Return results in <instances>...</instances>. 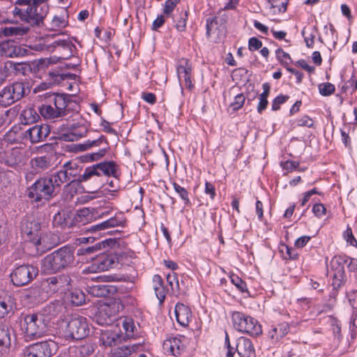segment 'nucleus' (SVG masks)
<instances>
[{
  "mask_svg": "<svg viewBox=\"0 0 357 357\" xmlns=\"http://www.w3.org/2000/svg\"><path fill=\"white\" fill-rule=\"evenodd\" d=\"M75 262V248L67 245L46 255L41 261V271L54 274L74 266Z\"/></svg>",
  "mask_w": 357,
  "mask_h": 357,
  "instance_id": "f257e3e1",
  "label": "nucleus"
},
{
  "mask_svg": "<svg viewBox=\"0 0 357 357\" xmlns=\"http://www.w3.org/2000/svg\"><path fill=\"white\" fill-rule=\"evenodd\" d=\"M58 194L50 175L39 178L27 188L28 197L33 199L36 202H40L43 199L50 201Z\"/></svg>",
  "mask_w": 357,
  "mask_h": 357,
  "instance_id": "f03ea898",
  "label": "nucleus"
},
{
  "mask_svg": "<svg viewBox=\"0 0 357 357\" xmlns=\"http://www.w3.org/2000/svg\"><path fill=\"white\" fill-rule=\"evenodd\" d=\"M346 264L350 271H357V260L347 255L335 256L331 261V268L333 271L332 285L335 290L340 289L347 280L344 271Z\"/></svg>",
  "mask_w": 357,
  "mask_h": 357,
  "instance_id": "7ed1b4c3",
  "label": "nucleus"
},
{
  "mask_svg": "<svg viewBox=\"0 0 357 357\" xmlns=\"http://www.w3.org/2000/svg\"><path fill=\"white\" fill-rule=\"evenodd\" d=\"M49 320L42 313L26 314L24 317L22 330L26 337L30 340L44 336L47 331Z\"/></svg>",
  "mask_w": 357,
  "mask_h": 357,
  "instance_id": "20e7f679",
  "label": "nucleus"
},
{
  "mask_svg": "<svg viewBox=\"0 0 357 357\" xmlns=\"http://www.w3.org/2000/svg\"><path fill=\"white\" fill-rule=\"evenodd\" d=\"M117 165L114 161H105L88 167L83 174L79 175L77 179L71 181L66 186L73 183L79 184L90 179L92 176H100L102 174L116 177Z\"/></svg>",
  "mask_w": 357,
  "mask_h": 357,
  "instance_id": "39448f33",
  "label": "nucleus"
},
{
  "mask_svg": "<svg viewBox=\"0 0 357 357\" xmlns=\"http://www.w3.org/2000/svg\"><path fill=\"white\" fill-rule=\"evenodd\" d=\"M234 327L240 332L257 337L262 333L260 324L255 318L241 312H234L231 316Z\"/></svg>",
  "mask_w": 357,
  "mask_h": 357,
  "instance_id": "423d86ee",
  "label": "nucleus"
},
{
  "mask_svg": "<svg viewBox=\"0 0 357 357\" xmlns=\"http://www.w3.org/2000/svg\"><path fill=\"white\" fill-rule=\"evenodd\" d=\"M109 248H102L94 255L91 264V271H105L115 266L116 264L122 263L123 255H117L109 251Z\"/></svg>",
  "mask_w": 357,
  "mask_h": 357,
  "instance_id": "0eeeda50",
  "label": "nucleus"
},
{
  "mask_svg": "<svg viewBox=\"0 0 357 357\" xmlns=\"http://www.w3.org/2000/svg\"><path fill=\"white\" fill-rule=\"evenodd\" d=\"M58 350V342L49 338L26 347L24 349V357H52Z\"/></svg>",
  "mask_w": 357,
  "mask_h": 357,
  "instance_id": "6e6552de",
  "label": "nucleus"
},
{
  "mask_svg": "<svg viewBox=\"0 0 357 357\" xmlns=\"http://www.w3.org/2000/svg\"><path fill=\"white\" fill-rule=\"evenodd\" d=\"M25 85L28 83L15 82L0 91V105L6 107L20 100L26 95Z\"/></svg>",
  "mask_w": 357,
  "mask_h": 357,
  "instance_id": "1a4fd4ad",
  "label": "nucleus"
},
{
  "mask_svg": "<svg viewBox=\"0 0 357 357\" xmlns=\"http://www.w3.org/2000/svg\"><path fill=\"white\" fill-rule=\"evenodd\" d=\"M90 329L86 317L73 315L68 321L66 329V335L73 340H82L87 337Z\"/></svg>",
  "mask_w": 357,
  "mask_h": 357,
  "instance_id": "9d476101",
  "label": "nucleus"
},
{
  "mask_svg": "<svg viewBox=\"0 0 357 357\" xmlns=\"http://www.w3.org/2000/svg\"><path fill=\"white\" fill-rule=\"evenodd\" d=\"M119 303L116 301L104 303L98 308L94 319L98 325H112L117 319Z\"/></svg>",
  "mask_w": 357,
  "mask_h": 357,
  "instance_id": "9b49d317",
  "label": "nucleus"
},
{
  "mask_svg": "<svg viewBox=\"0 0 357 357\" xmlns=\"http://www.w3.org/2000/svg\"><path fill=\"white\" fill-rule=\"evenodd\" d=\"M38 274L37 267L30 264H23L17 267L10 274L13 284L22 287L32 281Z\"/></svg>",
  "mask_w": 357,
  "mask_h": 357,
  "instance_id": "f8f14e48",
  "label": "nucleus"
},
{
  "mask_svg": "<svg viewBox=\"0 0 357 357\" xmlns=\"http://www.w3.org/2000/svg\"><path fill=\"white\" fill-rule=\"evenodd\" d=\"M21 232L26 236V239L36 245H40V236L39 232L41 224L39 220L33 217H24L20 225Z\"/></svg>",
  "mask_w": 357,
  "mask_h": 357,
  "instance_id": "ddd939ff",
  "label": "nucleus"
},
{
  "mask_svg": "<svg viewBox=\"0 0 357 357\" xmlns=\"http://www.w3.org/2000/svg\"><path fill=\"white\" fill-rule=\"evenodd\" d=\"M32 54L27 49L18 44L15 39L9 38L0 43V56L6 57H23Z\"/></svg>",
  "mask_w": 357,
  "mask_h": 357,
  "instance_id": "4468645a",
  "label": "nucleus"
},
{
  "mask_svg": "<svg viewBox=\"0 0 357 357\" xmlns=\"http://www.w3.org/2000/svg\"><path fill=\"white\" fill-rule=\"evenodd\" d=\"M116 245L119 247V243L116 238H107L102 240L98 243H96L93 245L87 246L86 248L82 247L77 250V255L78 256H84V259L86 261L89 260L93 261L94 259V255L97 254L98 252L101 251L102 248H113Z\"/></svg>",
  "mask_w": 357,
  "mask_h": 357,
  "instance_id": "2eb2a0df",
  "label": "nucleus"
},
{
  "mask_svg": "<svg viewBox=\"0 0 357 357\" xmlns=\"http://www.w3.org/2000/svg\"><path fill=\"white\" fill-rule=\"evenodd\" d=\"M44 96L45 98L48 100L50 102H54L56 114L60 117H64L69 115V110L73 109L69 106V105H68V98L73 96V95L59 93H46Z\"/></svg>",
  "mask_w": 357,
  "mask_h": 357,
  "instance_id": "dca6fc26",
  "label": "nucleus"
},
{
  "mask_svg": "<svg viewBox=\"0 0 357 357\" xmlns=\"http://www.w3.org/2000/svg\"><path fill=\"white\" fill-rule=\"evenodd\" d=\"M48 0H40L38 1L37 6H36V11L35 9H32L31 11V15H34L33 17H37L39 19V15H42V8H45V11L43 14V17L41 20L38 22V24H31V26H42L44 24V20L49 13V5L47 3ZM34 0H17L15 4L20 6H27V7H32V4L33 3Z\"/></svg>",
  "mask_w": 357,
  "mask_h": 357,
  "instance_id": "f3484780",
  "label": "nucleus"
},
{
  "mask_svg": "<svg viewBox=\"0 0 357 357\" xmlns=\"http://www.w3.org/2000/svg\"><path fill=\"white\" fill-rule=\"evenodd\" d=\"M185 337L184 336L171 337L164 341L162 348L169 354L179 356L185 350Z\"/></svg>",
  "mask_w": 357,
  "mask_h": 357,
  "instance_id": "a211bd4d",
  "label": "nucleus"
},
{
  "mask_svg": "<svg viewBox=\"0 0 357 357\" xmlns=\"http://www.w3.org/2000/svg\"><path fill=\"white\" fill-rule=\"evenodd\" d=\"M206 36H214L215 42L218 43L224 38L226 33V26L219 24L218 17H208L206 20Z\"/></svg>",
  "mask_w": 357,
  "mask_h": 357,
  "instance_id": "6ab92c4d",
  "label": "nucleus"
},
{
  "mask_svg": "<svg viewBox=\"0 0 357 357\" xmlns=\"http://www.w3.org/2000/svg\"><path fill=\"white\" fill-rule=\"evenodd\" d=\"M50 133V128L47 124L36 125L25 132V137H29L32 144L45 140Z\"/></svg>",
  "mask_w": 357,
  "mask_h": 357,
  "instance_id": "aec40b11",
  "label": "nucleus"
},
{
  "mask_svg": "<svg viewBox=\"0 0 357 357\" xmlns=\"http://www.w3.org/2000/svg\"><path fill=\"white\" fill-rule=\"evenodd\" d=\"M4 70H12L15 75H28L32 72L31 64L29 61L14 62L8 61L5 63Z\"/></svg>",
  "mask_w": 357,
  "mask_h": 357,
  "instance_id": "412c9836",
  "label": "nucleus"
},
{
  "mask_svg": "<svg viewBox=\"0 0 357 357\" xmlns=\"http://www.w3.org/2000/svg\"><path fill=\"white\" fill-rule=\"evenodd\" d=\"M236 350L241 357H255V351L251 340L245 337L237 340Z\"/></svg>",
  "mask_w": 357,
  "mask_h": 357,
  "instance_id": "4be33fe9",
  "label": "nucleus"
},
{
  "mask_svg": "<svg viewBox=\"0 0 357 357\" xmlns=\"http://www.w3.org/2000/svg\"><path fill=\"white\" fill-rule=\"evenodd\" d=\"M174 312L176 321L181 326H188L190 319L192 317V312L188 306L178 303L175 306Z\"/></svg>",
  "mask_w": 357,
  "mask_h": 357,
  "instance_id": "5701e85b",
  "label": "nucleus"
},
{
  "mask_svg": "<svg viewBox=\"0 0 357 357\" xmlns=\"http://www.w3.org/2000/svg\"><path fill=\"white\" fill-rule=\"evenodd\" d=\"M66 300L75 306H79L85 303L86 295L80 289H72L65 294Z\"/></svg>",
  "mask_w": 357,
  "mask_h": 357,
  "instance_id": "b1692460",
  "label": "nucleus"
},
{
  "mask_svg": "<svg viewBox=\"0 0 357 357\" xmlns=\"http://www.w3.org/2000/svg\"><path fill=\"white\" fill-rule=\"evenodd\" d=\"M52 154H47L31 159L30 163L31 167L38 172L45 171L52 166Z\"/></svg>",
  "mask_w": 357,
  "mask_h": 357,
  "instance_id": "393cba45",
  "label": "nucleus"
},
{
  "mask_svg": "<svg viewBox=\"0 0 357 357\" xmlns=\"http://www.w3.org/2000/svg\"><path fill=\"white\" fill-rule=\"evenodd\" d=\"M14 298L10 295H0V319H3L10 312L13 313Z\"/></svg>",
  "mask_w": 357,
  "mask_h": 357,
  "instance_id": "a878e982",
  "label": "nucleus"
},
{
  "mask_svg": "<svg viewBox=\"0 0 357 357\" xmlns=\"http://www.w3.org/2000/svg\"><path fill=\"white\" fill-rule=\"evenodd\" d=\"M116 291L114 287L108 284H96L89 287L88 292L95 297H106Z\"/></svg>",
  "mask_w": 357,
  "mask_h": 357,
  "instance_id": "bb28decb",
  "label": "nucleus"
},
{
  "mask_svg": "<svg viewBox=\"0 0 357 357\" xmlns=\"http://www.w3.org/2000/svg\"><path fill=\"white\" fill-rule=\"evenodd\" d=\"M30 29L29 27L17 26V27H3L0 31V37H15L14 39L19 40L20 37L26 35Z\"/></svg>",
  "mask_w": 357,
  "mask_h": 357,
  "instance_id": "cd10ccee",
  "label": "nucleus"
},
{
  "mask_svg": "<svg viewBox=\"0 0 357 357\" xmlns=\"http://www.w3.org/2000/svg\"><path fill=\"white\" fill-rule=\"evenodd\" d=\"M100 340L104 346L112 347L121 342V335L114 331H105L101 333Z\"/></svg>",
  "mask_w": 357,
  "mask_h": 357,
  "instance_id": "c85d7f7f",
  "label": "nucleus"
},
{
  "mask_svg": "<svg viewBox=\"0 0 357 357\" xmlns=\"http://www.w3.org/2000/svg\"><path fill=\"white\" fill-rule=\"evenodd\" d=\"M48 75L52 77L55 79L54 82H57L59 84L66 79H76L77 75L75 74L67 73H63V66H58L55 69L50 70L48 72Z\"/></svg>",
  "mask_w": 357,
  "mask_h": 357,
  "instance_id": "c756f323",
  "label": "nucleus"
},
{
  "mask_svg": "<svg viewBox=\"0 0 357 357\" xmlns=\"http://www.w3.org/2000/svg\"><path fill=\"white\" fill-rule=\"evenodd\" d=\"M137 348L138 345L136 344L118 347L111 351L110 357H127L135 351Z\"/></svg>",
  "mask_w": 357,
  "mask_h": 357,
  "instance_id": "7c9ffc66",
  "label": "nucleus"
},
{
  "mask_svg": "<svg viewBox=\"0 0 357 357\" xmlns=\"http://www.w3.org/2000/svg\"><path fill=\"white\" fill-rule=\"evenodd\" d=\"M289 328V327L287 323H281L269 331V337L271 339L278 341L288 333Z\"/></svg>",
  "mask_w": 357,
  "mask_h": 357,
  "instance_id": "2f4dec72",
  "label": "nucleus"
},
{
  "mask_svg": "<svg viewBox=\"0 0 357 357\" xmlns=\"http://www.w3.org/2000/svg\"><path fill=\"white\" fill-rule=\"evenodd\" d=\"M50 176L52 178L53 183L59 192L61 190V185L70 181L67 169L60 170L56 173L50 174Z\"/></svg>",
  "mask_w": 357,
  "mask_h": 357,
  "instance_id": "473e14b6",
  "label": "nucleus"
},
{
  "mask_svg": "<svg viewBox=\"0 0 357 357\" xmlns=\"http://www.w3.org/2000/svg\"><path fill=\"white\" fill-rule=\"evenodd\" d=\"M153 282L155 283L154 290L155 295L160 301V303H162L165 298L163 280L159 275H155L153 278Z\"/></svg>",
  "mask_w": 357,
  "mask_h": 357,
  "instance_id": "72a5a7b5",
  "label": "nucleus"
},
{
  "mask_svg": "<svg viewBox=\"0 0 357 357\" xmlns=\"http://www.w3.org/2000/svg\"><path fill=\"white\" fill-rule=\"evenodd\" d=\"M93 218V215L89 208H83L77 211L74 216L73 220L76 223H82L85 225Z\"/></svg>",
  "mask_w": 357,
  "mask_h": 357,
  "instance_id": "f704fd0d",
  "label": "nucleus"
},
{
  "mask_svg": "<svg viewBox=\"0 0 357 357\" xmlns=\"http://www.w3.org/2000/svg\"><path fill=\"white\" fill-rule=\"evenodd\" d=\"M64 309L63 303L60 301L51 302L47 305L44 310L52 317L58 316Z\"/></svg>",
  "mask_w": 357,
  "mask_h": 357,
  "instance_id": "c9c22d12",
  "label": "nucleus"
},
{
  "mask_svg": "<svg viewBox=\"0 0 357 357\" xmlns=\"http://www.w3.org/2000/svg\"><path fill=\"white\" fill-rule=\"evenodd\" d=\"M52 47H55L57 46H61L63 49H66L69 51L68 54H66V56H63V59H67L70 58L73 56V49H76V46L69 40H56L52 45Z\"/></svg>",
  "mask_w": 357,
  "mask_h": 357,
  "instance_id": "e433bc0d",
  "label": "nucleus"
},
{
  "mask_svg": "<svg viewBox=\"0 0 357 357\" xmlns=\"http://www.w3.org/2000/svg\"><path fill=\"white\" fill-rule=\"evenodd\" d=\"M107 152V149H100L99 151L92 153H86L79 156V160L82 162H88L97 161L105 156Z\"/></svg>",
  "mask_w": 357,
  "mask_h": 357,
  "instance_id": "4c0bfd02",
  "label": "nucleus"
},
{
  "mask_svg": "<svg viewBox=\"0 0 357 357\" xmlns=\"http://www.w3.org/2000/svg\"><path fill=\"white\" fill-rule=\"evenodd\" d=\"M10 345V333L8 326L0 323V347H9Z\"/></svg>",
  "mask_w": 357,
  "mask_h": 357,
  "instance_id": "58836bf2",
  "label": "nucleus"
},
{
  "mask_svg": "<svg viewBox=\"0 0 357 357\" xmlns=\"http://www.w3.org/2000/svg\"><path fill=\"white\" fill-rule=\"evenodd\" d=\"M39 112L45 119H56L60 118L56 114L55 108L51 105H43L39 107Z\"/></svg>",
  "mask_w": 357,
  "mask_h": 357,
  "instance_id": "ea45409f",
  "label": "nucleus"
},
{
  "mask_svg": "<svg viewBox=\"0 0 357 357\" xmlns=\"http://www.w3.org/2000/svg\"><path fill=\"white\" fill-rule=\"evenodd\" d=\"M126 222V219L119 218V216L112 217L102 222L101 227H103L105 229L114 227L116 226H123Z\"/></svg>",
  "mask_w": 357,
  "mask_h": 357,
  "instance_id": "a19ab883",
  "label": "nucleus"
},
{
  "mask_svg": "<svg viewBox=\"0 0 357 357\" xmlns=\"http://www.w3.org/2000/svg\"><path fill=\"white\" fill-rule=\"evenodd\" d=\"M123 328L125 331L126 337L129 339L134 337L135 326L131 318H126L123 322Z\"/></svg>",
  "mask_w": 357,
  "mask_h": 357,
  "instance_id": "79ce46f5",
  "label": "nucleus"
},
{
  "mask_svg": "<svg viewBox=\"0 0 357 357\" xmlns=\"http://www.w3.org/2000/svg\"><path fill=\"white\" fill-rule=\"evenodd\" d=\"M20 155V153L18 151L13 150L10 155L7 156L6 164L11 167L18 165L21 162Z\"/></svg>",
  "mask_w": 357,
  "mask_h": 357,
  "instance_id": "37998d69",
  "label": "nucleus"
},
{
  "mask_svg": "<svg viewBox=\"0 0 357 357\" xmlns=\"http://www.w3.org/2000/svg\"><path fill=\"white\" fill-rule=\"evenodd\" d=\"M80 357H89L95 350V346L92 344H85L77 349Z\"/></svg>",
  "mask_w": 357,
  "mask_h": 357,
  "instance_id": "c03bdc74",
  "label": "nucleus"
},
{
  "mask_svg": "<svg viewBox=\"0 0 357 357\" xmlns=\"http://www.w3.org/2000/svg\"><path fill=\"white\" fill-rule=\"evenodd\" d=\"M174 189L178 194L181 199L183 201L185 205H188L190 202V199L188 197V192L187 190L181 185H179L176 183H173Z\"/></svg>",
  "mask_w": 357,
  "mask_h": 357,
  "instance_id": "a18cd8bd",
  "label": "nucleus"
},
{
  "mask_svg": "<svg viewBox=\"0 0 357 357\" xmlns=\"http://www.w3.org/2000/svg\"><path fill=\"white\" fill-rule=\"evenodd\" d=\"M230 278L231 282L238 289L239 291L242 293L248 292L247 284L241 278L234 274L231 275Z\"/></svg>",
  "mask_w": 357,
  "mask_h": 357,
  "instance_id": "49530a36",
  "label": "nucleus"
},
{
  "mask_svg": "<svg viewBox=\"0 0 357 357\" xmlns=\"http://www.w3.org/2000/svg\"><path fill=\"white\" fill-rule=\"evenodd\" d=\"M319 93L324 96L331 95L335 91V86L331 83H323L319 85Z\"/></svg>",
  "mask_w": 357,
  "mask_h": 357,
  "instance_id": "de8ad7c7",
  "label": "nucleus"
},
{
  "mask_svg": "<svg viewBox=\"0 0 357 357\" xmlns=\"http://www.w3.org/2000/svg\"><path fill=\"white\" fill-rule=\"evenodd\" d=\"M271 8H278V12L284 13L287 10L288 0H268Z\"/></svg>",
  "mask_w": 357,
  "mask_h": 357,
  "instance_id": "09e8293b",
  "label": "nucleus"
},
{
  "mask_svg": "<svg viewBox=\"0 0 357 357\" xmlns=\"http://www.w3.org/2000/svg\"><path fill=\"white\" fill-rule=\"evenodd\" d=\"M84 135L81 133L76 132H69V133H63L60 135L57 139L65 141V142H73L79 139L82 137Z\"/></svg>",
  "mask_w": 357,
  "mask_h": 357,
  "instance_id": "8fccbe9b",
  "label": "nucleus"
},
{
  "mask_svg": "<svg viewBox=\"0 0 357 357\" xmlns=\"http://www.w3.org/2000/svg\"><path fill=\"white\" fill-rule=\"evenodd\" d=\"M188 12H181L180 14V18L176 22L175 27L178 31H183L186 27V20L188 19Z\"/></svg>",
  "mask_w": 357,
  "mask_h": 357,
  "instance_id": "3c124183",
  "label": "nucleus"
},
{
  "mask_svg": "<svg viewBox=\"0 0 357 357\" xmlns=\"http://www.w3.org/2000/svg\"><path fill=\"white\" fill-rule=\"evenodd\" d=\"M63 57H50L47 59H40L37 65L38 70L45 69L47 68L50 64L56 63L60 59H63Z\"/></svg>",
  "mask_w": 357,
  "mask_h": 357,
  "instance_id": "603ef678",
  "label": "nucleus"
},
{
  "mask_svg": "<svg viewBox=\"0 0 357 357\" xmlns=\"http://www.w3.org/2000/svg\"><path fill=\"white\" fill-rule=\"evenodd\" d=\"M181 62L185 63V64L187 65L185 70L184 71V73L183 74L184 75L183 76H184L185 84L189 88H190L191 86H192L191 79H190V75H191V71H192L191 66L190 65L189 60H188V59H183L181 60Z\"/></svg>",
  "mask_w": 357,
  "mask_h": 357,
  "instance_id": "864d4df0",
  "label": "nucleus"
},
{
  "mask_svg": "<svg viewBox=\"0 0 357 357\" xmlns=\"http://www.w3.org/2000/svg\"><path fill=\"white\" fill-rule=\"evenodd\" d=\"M245 100V97L243 93L238 94L235 96L234 101L231 103L230 107H233V110L237 111L243 107Z\"/></svg>",
  "mask_w": 357,
  "mask_h": 357,
  "instance_id": "5fc2aeb1",
  "label": "nucleus"
},
{
  "mask_svg": "<svg viewBox=\"0 0 357 357\" xmlns=\"http://www.w3.org/2000/svg\"><path fill=\"white\" fill-rule=\"evenodd\" d=\"M102 222L96 225H90L86 227V233H91L92 236H101L100 231L105 230L103 227H101Z\"/></svg>",
  "mask_w": 357,
  "mask_h": 357,
  "instance_id": "6e6d98bb",
  "label": "nucleus"
},
{
  "mask_svg": "<svg viewBox=\"0 0 357 357\" xmlns=\"http://www.w3.org/2000/svg\"><path fill=\"white\" fill-rule=\"evenodd\" d=\"M289 98V97L288 96H284L282 94L277 96L273 100L272 109L273 111H277V110L280 109V105L284 103Z\"/></svg>",
  "mask_w": 357,
  "mask_h": 357,
  "instance_id": "4d7b16f0",
  "label": "nucleus"
},
{
  "mask_svg": "<svg viewBox=\"0 0 357 357\" xmlns=\"http://www.w3.org/2000/svg\"><path fill=\"white\" fill-rule=\"evenodd\" d=\"M179 1L180 0H167L163 9L164 15L169 16L172 13Z\"/></svg>",
  "mask_w": 357,
  "mask_h": 357,
  "instance_id": "13d9d810",
  "label": "nucleus"
},
{
  "mask_svg": "<svg viewBox=\"0 0 357 357\" xmlns=\"http://www.w3.org/2000/svg\"><path fill=\"white\" fill-rule=\"evenodd\" d=\"M268 96L266 95V93H261L259 96V102L257 106V112L259 113H262L264 110L266 109L267 105L268 104Z\"/></svg>",
  "mask_w": 357,
  "mask_h": 357,
  "instance_id": "bf43d9fd",
  "label": "nucleus"
},
{
  "mask_svg": "<svg viewBox=\"0 0 357 357\" xmlns=\"http://www.w3.org/2000/svg\"><path fill=\"white\" fill-rule=\"evenodd\" d=\"M262 46V43L257 38L252 37L249 39L248 48L250 51H256L260 49Z\"/></svg>",
  "mask_w": 357,
  "mask_h": 357,
  "instance_id": "052dcab7",
  "label": "nucleus"
},
{
  "mask_svg": "<svg viewBox=\"0 0 357 357\" xmlns=\"http://www.w3.org/2000/svg\"><path fill=\"white\" fill-rule=\"evenodd\" d=\"M344 237L347 240V243H349L350 245L355 246L357 245V241L354 238L351 228L349 227H347L346 231L344 233Z\"/></svg>",
  "mask_w": 357,
  "mask_h": 357,
  "instance_id": "680f3d73",
  "label": "nucleus"
},
{
  "mask_svg": "<svg viewBox=\"0 0 357 357\" xmlns=\"http://www.w3.org/2000/svg\"><path fill=\"white\" fill-rule=\"evenodd\" d=\"M313 213L318 218L324 215L326 212V208L322 204H316L312 208Z\"/></svg>",
  "mask_w": 357,
  "mask_h": 357,
  "instance_id": "e2e57ef3",
  "label": "nucleus"
},
{
  "mask_svg": "<svg viewBox=\"0 0 357 357\" xmlns=\"http://www.w3.org/2000/svg\"><path fill=\"white\" fill-rule=\"evenodd\" d=\"M165 22V17L164 15H160L153 21L152 24V30L158 31L159 28L162 27Z\"/></svg>",
  "mask_w": 357,
  "mask_h": 357,
  "instance_id": "0e129e2a",
  "label": "nucleus"
},
{
  "mask_svg": "<svg viewBox=\"0 0 357 357\" xmlns=\"http://www.w3.org/2000/svg\"><path fill=\"white\" fill-rule=\"evenodd\" d=\"M50 79L48 82H42L40 83L38 87H37V89L38 91H43V90H46V89H48L52 87V85L54 84H59V83L57 82H54V78H52L50 75Z\"/></svg>",
  "mask_w": 357,
  "mask_h": 357,
  "instance_id": "69168bd1",
  "label": "nucleus"
},
{
  "mask_svg": "<svg viewBox=\"0 0 357 357\" xmlns=\"http://www.w3.org/2000/svg\"><path fill=\"white\" fill-rule=\"evenodd\" d=\"M275 53L278 61H284V59H288L290 62L292 61L290 55L288 53L284 52L281 47L278 48Z\"/></svg>",
  "mask_w": 357,
  "mask_h": 357,
  "instance_id": "338daca9",
  "label": "nucleus"
},
{
  "mask_svg": "<svg viewBox=\"0 0 357 357\" xmlns=\"http://www.w3.org/2000/svg\"><path fill=\"white\" fill-rule=\"evenodd\" d=\"M350 305L354 309H357V291H353L347 294Z\"/></svg>",
  "mask_w": 357,
  "mask_h": 357,
  "instance_id": "774afa93",
  "label": "nucleus"
}]
</instances>
